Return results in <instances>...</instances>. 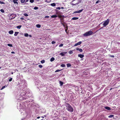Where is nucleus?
I'll return each instance as SVG.
<instances>
[{"label":"nucleus","instance_id":"obj_42","mask_svg":"<svg viewBox=\"0 0 120 120\" xmlns=\"http://www.w3.org/2000/svg\"><path fill=\"white\" fill-rule=\"evenodd\" d=\"M58 15V18H61L62 17V16L61 15Z\"/></svg>","mask_w":120,"mask_h":120},{"label":"nucleus","instance_id":"obj_12","mask_svg":"<svg viewBox=\"0 0 120 120\" xmlns=\"http://www.w3.org/2000/svg\"><path fill=\"white\" fill-rule=\"evenodd\" d=\"M76 50H79V51L80 52H82L83 51V50L81 49H80L79 48H77L76 49Z\"/></svg>","mask_w":120,"mask_h":120},{"label":"nucleus","instance_id":"obj_21","mask_svg":"<svg viewBox=\"0 0 120 120\" xmlns=\"http://www.w3.org/2000/svg\"><path fill=\"white\" fill-rule=\"evenodd\" d=\"M13 3L15 4H18V3L17 1L13 0Z\"/></svg>","mask_w":120,"mask_h":120},{"label":"nucleus","instance_id":"obj_47","mask_svg":"<svg viewBox=\"0 0 120 120\" xmlns=\"http://www.w3.org/2000/svg\"><path fill=\"white\" fill-rule=\"evenodd\" d=\"M67 118L66 117H65L64 118V120H66L67 119Z\"/></svg>","mask_w":120,"mask_h":120},{"label":"nucleus","instance_id":"obj_22","mask_svg":"<svg viewBox=\"0 0 120 120\" xmlns=\"http://www.w3.org/2000/svg\"><path fill=\"white\" fill-rule=\"evenodd\" d=\"M67 67H70L71 66V65L70 64H67Z\"/></svg>","mask_w":120,"mask_h":120},{"label":"nucleus","instance_id":"obj_15","mask_svg":"<svg viewBox=\"0 0 120 120\" xmlns=\"http://www.w3.org/2000/svg\"><path fill=\"white\" fill-rule=\"evenodd\" d=\"M78 19L79 18L78 17H74L72 18V19L73 20H76Z\"/></svg>","mask_w":120,"mask_h":120},{"label":"nucleus","instance_id":"obj_53","mask_svg":"<svg viewBox=\"0 0 120 120\" xmlns=\"http://www.w3.org/2000/svg\"><path fill=\"white\" fill-rule=\"evenodd\" d=\"M29 36L30 37H32V36L31 35H29Z\"/></svg>","mask_w":120,"mask_h":120},{"label":"nucleus","instance_id":"obj_25","mask_svg":"<svg viewBox=\"0 0 120 120\" xmlns=\"http://www.w3.org/2000/svg\"><path fill=\"white\" fill-rule=\"evenodd\" d=\"M24 35L26 37H27L29 36L28 34L26 33Z\"/></svg>","mask_w":120,"mask_h":120},{"label":"nucleus","instance_id":"obj_50","mask_svg":"<svg viewBox=\"0 0 120 120\" xmlns=\"http://www.w3.org/2000/svg\"><path fill=\"white\" fill-rule=\"evenodd\" d=\"M61 9H64V8L63 7H61Z\"/></svg>","mask_w":120,"mask_h":120},{"label":"nucleus","instance_id":"obj_46","mask_svg":"<svg viewBox=\"0 0 120 120\" xmlns=\"http://www.w3.org/2000/svg\"><path fill=\"white\" fill-rule=\"evenodd\" d=\"M45 18H48L49 17V16H46L45 17Z\"/></svg>","mask_w":120,"mask_h":120},{"label":"nucleus","instance_id":"obj_4","mask_svg":"<svg viewBox=\"0 0 120 120\" xmlns=\"http://www.w3.org/2000/svg\"><path fill=\"white\" fill-rule=\"evenodd\" d=\"M109 20L108 19H107L104 22L103 24V25L104 26H106L109 23Z\"/></svg>","mask_w":120,"mask_h":120},{"label":"nucleus","instance_id":"obj_2","mask_svg":"<svg viewBox=\"0 0 120 120\" xmlns=\"http://www.w3.org/2000/svg\"><path fill=\"white\" fill-rule=\"evenodd\" d=\"M66 106V109L68 111L71 112H72L73 111V108L69 104L67 103Z\"/></svg>","mask_w":120,"mask_h":120},{"label":"nucleus","instance_id":"obj_24","mask_svg":"<svg viewBox=\"0 0 120 120\" xmlns=\"http://www.w3.org/2000/svg\"><path fill=\"white\" fill-rule=\"evenodd\" d=\"M21 27H22V26L20 25V26H17V28L18 29H20Z\"/></svg>","mask_w":120,"mask_h":120},{"label":"nucleus","instance_id":"obj_11","mask_svg":"<svg viewBox=\"0 0 120 120\" xmlns=\"http://www.w3.org/2000/svg\"><path fill=\"white\" fill-rule=\"evenodd\" d=\"M104 108L106 109L109 110H110L111 109V108L110 107L108 106H105L104 107Z\"/></svg>","mask_w":120,"mask_h":120},{"label":"nucleus","instance_id":"obj_29","mask_svg":"<svg viewBox=\"0 0 120 120\" xmlns=\"http://www.w3.org/2000/svg\"><path fill=\"white\" fill-rule=\"evenodd\" d=\"M41 63H43L45 62V60H43L41 61Z\"/></svg>","mask_w":120,"mask_h":120},{"label":"nucleus","instance_id":"obj_60","mask_svg":"<svg viewBox=\"0 0 120 120\" xmlns=\"http://www.w3.org/2000/svg\"><path fill=\"white\" fill-rule=\"evenodd\" d=\"M102 23H100V24H101Z\"/></svg>","mask_w":120,"mask_h":120},{"label":"nucleus","instance_id":"obj_40","mask_svg":"<svg viewBox=\"0 0 120 120\" xmlns=\"http://www.w3.org/2000/svg\"><path fill=\"white\" fill-rule=\"evenodd\" d=\"M100 2V1L99 0H97L96 2V4H98V3L99 2Z\"/></svg>","mask_w":120,"mask_h":120},{"label":"nucleus","instance_id":"obj_13","mask_svg":"<svg viewBox=\"0 0 120 120\" xmlns=\"http://www.w3.org/2000/svg\"><path fill=\"white\" fill-rule=\"evenodd\" d=\"M57 15H53L51 16L52 18H55L57 17Z\"/></svg>","mask_w":120,"mask_h":120},{"label":"nucleus","instance_id":"obj_59","mask_svg":"<svg viewBox=\"0 0 120 120\" xmlns=\"http://www.w3.org/2000/svg\"><path fill=\"white\" fill-rule=\"evenodd\" d=\"M42 118H44V117L43 116H42Z\"/></svg>","mask_w":120,"mask_h":120},{"label":"nucleus","instance_id":"obj_1","mask_svg":"<svg viewBox=\"0 0 120 120\" xmlns=\"http://www.w3.org/2000/svg\"><path fill=\"white\" fill-rule=\"evenodd\" d=\"M113 72L111 70L109 71L107 73V78L111 79L113 77Z\"/></svg>","mask_w":120,"mask_h":120},{"label":"nucleus","instance_id":"obj_43","mask_svg":"<svg viewBox=\"0 0 120 120\" xmlns=\"http://www.w3.org/2000/svg\"><path fill=\"white\" fill-rule=\"evenodd\" d=\"M56 43V42L54 41H52V42L51 43L52 44H54Z\"/></svg>","mask_w":120,"mask_h":120},{"label":"nucleus","instance_id":"obj_39","mask_svg":"<svg viewBox=\"0 0 120 120\" xmlns=\"http://www.w3.org/2000/svg\"><path fill=\"white\" fill-rule=\"evenodd\" d=\"M5 86H3L2 88L0 89V90H3V89H4V88H5Z\"/></svg>","mask_w":120,"mask_h":120},{"label":"nucleus","instance_id":"obj_38","mask_svg":"<svg viewBox=\"0 0 120 120\" xmlns=\"http://www.w3.org/2000/svg\"><path fill=\"white\" fill-rule=\"evenodd\" d=\"M34 0H30V2L32 3H33L34 2Z\"/></svg>","mask_w":120,"mask_h":120},{"label":"nucleus","instance_id":"obj_9","mask_svg":"<svg viewBox=\"0 0 120 120\" xmlns=\"http://www.w3.org/2000/svg\"><path fill=\"white\" fill-rule=\"evenodd\" d=\"M82 43V42L81 41H79L78 43H76L75 44V45H74L75 46H76L78 45H79L80 44H81Z\"/></svg>","mask_w":120,"mask_h":120},{"label":"nucleus","instance_id":"obj_23","mask_svg":"<svg viewBox=\"0 0 120 120\" xmlns=\"http://www.w3.org/2000/svg\"><path fill=\"white\" fill-rule=\"evenodd\" d=\"M73 50H70L69 51V54H72L73 53Z\"/></svg>","mask_w":120,"mask_h":120},{"label":"nucleus","instance_id":"obj_52","mask_svg":"<svg viewBox=\"0 0 120 120\" xmlns=\"http://www.w3.org/2000/svg\"><path fill=\"white\" fill-rule=\"evenodd\" d=\"M24 19L23 18H21V20H23Z\"/></svg>","mask_w":120,"mask_h":120},{"label":"nucleus","instance_id":"obj_5","mask_svg":"<svg viewBox=\"0 0 120 120\" xmlns=\"http://www.w3.org/2000/svg\"><path fill=\"white\" fill-rule=\"evenodd\" d=\"M17 15L16 14H12L10 16V19L11 20L15 18Z\"/></svg>","mask_w":120,"mask_h":120},{"label":"nucleus","instance_id":"obj_36","mask_svg":"<svg viewBox=\"0 0 120 120\" xmlns=\"http://www.w3.org/2000/svg\"><path fill=\"white\" fill-rule=\"evenodd\" d=\"M38 9V8L37 7H35L34 8V9L35 10H37V9Z\"/></svg>","mask_w":120,"mask_h":120},{"label":"nucleus","instance_id":"obj_7","mask_svg":"<svg viewBox=\"0 0 120 120\" xmlns=\"http://www.w3.org/2000/svg\"><path fill=\"white\" fill-rule=\"evenodd\" d=\"M83 10V9H82V10H78V11H75L73 13H80Z\"/></svg>","mask_w":120,"mask_h":120},{"label":"nucleus","instance_id":"obj_57","mask_svg":"<svg viewBox=\"0 0 120 120\" xmlns=\"http://www.w3.org/2000/svg\"><path fill=\"white\" fill-rule=\"evenodd\" d=\"M102 28H103V27H101V28H100V29H101Z\"/></svg>","mask_w":120,"mask_h":120},{"label":"nucleus","instance_id":"obj_8","mask_svg":"<svg viewBox=\"0 0 120 120\" xmlns=\"http://www.w3.org/2000/svg\"><path fill=\"white\" fill-rule=\"evenodd\" d=\"M55 11H56V14L58 15H60L61 14V12L58 10H56Z\"/></svg>","mask_w":120,"mask_h":120},{"label":"nucleus","instance_id":"obj_55","mask_svg":"<svg viewBox=\"0 0 120 120\" xmlns=\"http://www.w3.org/2000/svg\"><path fill=\"white\" fill-rule=\"evenodd\" d=\"M28 1H29V0H26V2H27Z\"/></svg>","mask_w":120,"mask_h":120},{"label":"nucleus","instance_id":"obj_3","mask_svg":"<svg viewBox=\"0 0 120 120\" xmlns=\"http://www.w3.org/2000/svg\"><path fill=\"white\" fill-rule=\"evenodd\" d=\"M93 33L92 31H89L86 32L83 34V35L85 36H87L92 35Z\"/></svg>","mask_w":120,"mask_h":120},{"label":"nucleus","instance_id":"obj_6","mask_svg":"<svg viewBox=\"0 0 120 120\" xmlns=\"http://www.w3.org/2000/svg\"><path fill=\"white\" fill-rule=\"evenodd\" d=\"M67 53V52H63L60 53L59 54L60 55L62 56H65V54H66Z\"/></svg>","mask_w":120,"mask_h":120},{"label":"nucleus","instance_id":"obj_48","mask_svg":"<svg viewBox=\"0 0 120 120\" xmlns=\"http://www.w3.org/2000/svg\"><path fill=\"white\" fill-rule=\"evenodd\" d=\"M15 52H14L12 51L11 52V53L12 54L15 53Z\"/></svg>","mask_w":120,"mask_h":120},{"label":"nucleus","instance_id":"obj_18","mask_svg":"<svg viewBox=\"0 0 120 120\" xmlns=\"http://www.w3.org/2000/svg\"><path fill=\"white\" fill-rule=\"evenodd\" d=\"M59 82H60V86H62L63 84V82L61 81H60Z\"/></svg>","mask_w":120,"mask_h":120},{"label":"nucleus","instance_id":"obj_32","mask_svg":"<svg viewBox=\"0 0 120 120\" xmlns=\"http://www.w3.org/2000/svg\"><path fill=\"white\" fill-rule=\"evenodd\" d=\"M0 11L2 13H4V11L3 9H1L0 10Z\"/></svg>","mask_w":120,"mask_h":120},{"label":"nucleus","instance_id":"obj_33","mask_svg":"<svg viewBox=\"0 0 120 120\" xmlns=\"http://www.w3.org/2000/svg\"><path fill=\"white\" fill-rule=\"evenodd\" d=\"M61 70H57L55 72H57L60 71Z\"/></svg>","mask_w":120,"mask_h":120},{"label":"nucleus","instance_id":"obj_51","mask_svg":"<svg viewBox=\"0 0 120 120\" xmlns=\"http://www.w3.org/2000/svg\"><path fill=\"white\" fill-rule=\"evenodd\" d=\"M111 56L112 57H114V56L113 55Z\"/></svg>","mask_w":120,"mask_h":120},{"label":"nucleus","instance_id":"obj_41","mask_svg":"<svg viewBox=\"0 0 120 120\" xmlns=\"http://www.w3.org/2000/svg\"><path fill=\"white\" fill-rule=\"evenodd\" d=\"M0 4H5V3L3 2H1L0 1Z\"/></svg>","mask_w":120,"mask_h":120},{"label":"nucleus","instance_id":"obj_37","mask_svg":"<svg viewBox=\"0 0 120 120\" xmlns=\"http://www.w3.org/2000/svg\"><path fill=\"white\" fill-rule=\"evenodd\" d=\"M63 44H61L59 45V46L60 47H62L63 46Z\"/></svg>","mask_w":120,"mask_h":120},{"label":"nucleus","instance_id":"obj_31","mask_svg":"<svg viewBox=\"0 0 120 120\" xmlns=\"http://www.w3.org/2000/svg\"><path fill=\"white\" fill-rule=\"evenodd\" d=\"M114 115H111L109 116L108 117L109 118H112L113 117Z\"/></svg>","mask_w":120,"mask_h":120},{"label":"nucleus","instance_id":"obj_27","mask_svg":"<svg viewBox=\"0 0 120 120\" xmlns=\"http://www.w3.org/2000/svg\"><path fill=\"white\" fill-rule=\"evenodd\" d=\"M51 0H46L45 2L47 3H49L51 2Z\"/></svg>","mask_w":120,"mask_h":120},{"label":"nucleus","instance_id":"obj_44","mask_svg":"<svg viewBox=\"0 0 120 120\" xmlns=\"http://www.w3.org/2000/svg\"><path fill=\"white\" fill-rule=\"evenodd\" d=\"M12 78H11L9 80V82H11V81H12Z\"/></svg>","mask_w":120,"mask_h":120},{"label":"nucleus","instance_id":"obj_14","mask_svg":"<svg viewBox=\"0 0 120 120\" xmlns=\"http://www.w3.org/2000/svg\"><path fill=\"white\" fill-rule=\"evenodd\" d=\"M13 33V31L12 30H11L9 31V33L10 34H12Z\"/></svg>","mask_w":120,"mask_h":120},{"label":"nucleus","instance_id":"obj_35","mask_svg":"<svg viewBox=\"0 0 120 120\" xmlns=\"http://www.w3.org/2000/svg\"><path fill=\"white\" fill-rule=\"evenodd\" d=\"M38 66L40 68H41L43 67V66L41 65V64L39 65Z\"/></svg>","mask_w":120,"mask_h":120},{"label":"nucleus","instance_id":"obj_17","mask_svg":"<svg viewBox=\"0 0 120 120\" xmlns=\"http://www.w3.org/2000/svg\"><path fill=\"white\" fill-rule=\"evenodd\" d=\"M55 60V58H54L52 57L50 60V61L51 62H52L53 61Z\"/></svg>","mask_w":120,"mask_h":120},{"label":"nucleus","instance_id":"obj_30","mask_svg":"<svg viewBox=\"0 0 120 120\" xmlns=\"http://www.w3.org/2000/svg\"><path fill=\"white\" fill-rule=\"evenodd\" d=\"M60 66L62 67H64L65 66V65L64 64H62Z\"/></svg>","mask_w":120,"mask_h":120},{"label":"nucleus","instance_id":"obj_26","mask_svg":"<svg viewBox=\"0 0 120 120\" xmlns=\"http://www.w3.org/2000/svg\"><path fill=\"white\" fill-rule=\"evenodd\" d=\"M8 45L10 47H13V46H12V45L11 44H8Z\"/></svg>","mask_w":120,"mask_h":120},{"label":"nucleus","instance_id":"obj_20","mask_svg":"<svg viewBox=\"0 0 120 120\" xmlns=\"http://www.w3.org/2000/svg\"><path fill=\"white\" fill-rule=\"evenodd\" d=\"M51 5L52 6H56V4L55 3H53L51 4Z\"/></svg>","mask_w":120,"mask_h":120},{"label":"nucleus","instance_id":"obj_28","mask_svg":"<svg viewBox=\"0 0 120 120\" xmlns=\"http://www.w3.org/2000/svg\"><path fill=\"white\" fill-rule=\"evenodd\" d=\"M25 1V0H20V2L22 3H24Z\"/></svg>","mask_w":120,"mask_h":120},{"label":"nucleus","instance_id":"obj_49","mask_svg":"<svg viewBox=\"0 0 120 120\" xmlns=\"http://www.w3.org/2000/svg\"><path fill=\"white\" fill-rule=\"evenodd\" d=\"M40 118V116H38L37 117V118L38 119H39Z\"/></svg>","mask_w":120,"mask_h":120},{"label":"nucleus","instance_id":"obj_56","mask_svg":"<svg viewBox=\"0 0 120 120\" xmlns=\"http://www.w3.org/2000/svg\"><path fill=\"white\" fill-rule=\"evenodd\" d=\"M11 74H13V72H12L11 73Z\"/></svg>","mask_w":120,"mask_h":120},{"label":"nucleus","instance_id":"obj_58","mask_svg":"<svg viewBox=\"0 0 120 120\" xmlns=\"http://www.w3.org/2000/svg\"><path fill=\"white\" fill-rule=\"evenodd\" d=\"M67 30H65V31L66 32Z\"/></svg>","mask_w":120,"mask_h":120},{"label":"nucleus","instance_id":"obj_16","mask_svg":"<svg viewBox=\"0 0 120 120\" xmlns=\"http://www.w3.org/2000/svg\"><path fill=\"white\" fill-rule=\"evenodd\" d=\"M19 32H15V33L14 34V36H17V35L19 34Z\"/></svg>","mask_w":120,"mask_h":120},{"label":"nucleus","instance_id":"obj_54","mask_svg":"<svg viewBox=\"0 0 120 120\" xmlns=\"http://www.w3.org/2000/svg\"><path fill=\"white\" fill-rule=\"evenodd\" d=\"M112 89V88H111L110 89V90H111Z\"/></svg>","mask_w":120,"mask_h":120},{"label":"nucleus","instance_id":"obj_45","mask_svg":"<svg viewBox=\"0 0 120 120\" xmlns=\"http://www.w3.org/2000/svg\"><path fill=\"white\" fill-rule=\"evenodd\" d=\"M56 9L60 10L61 9V8L60 7H58L56 8Z\"/></svg>","mask_w":120,"mask_h":120},{"label":"nucleus","instance_id":"obj_19","mask_svg":"<svg viewBox=\"0 0 120 120\" xmlns=\"http://www.w3.org/2000/svg\"><path fill=\"white\" fill-rule=\"evenodd\" d=\"M36 26L38 28H40L41 27V25L39 24H37L36 25Z\"/></svg>","mask_w":120,"mask_h":120},{"label":"nucleus","instance_id":"obj_10","mask_svg":"<svg viewBox=\"0 0 120 120\" xmlns=\"http://www.w3.org/2000/svg\"><path fill=\"white\" fill-rule=\"evenodd\" d=\"M78 56L80 57L81 58H82L84 56V55L82 54H79L78 55Z\"/></svg>","mask_w":120,"mask_h":120},{"label":"nucleus","instance_id":"obj_34","mask_svg":"<svg viewBox=\"0 0 120 120\" xmlns=\"http://www.w3.org/2000/svg\"><path fill=\"white\" fill-rule=\"evenodd\" d=\"M23 15L25 16H28V15L26 13L24 14Z\"/></svg>","mask_w":120,"mask_h":120}]
</instances>
